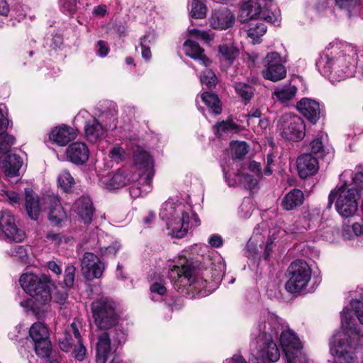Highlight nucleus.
<instances>
[{
  "label": "nucleus",
  "instance_id": "7",
  "mask_svg": "<svg viewBox=\"0 0 363 363\" xmlns=\"http://www.w3.org/2000/svg\"><path fill=\"white\" fill-rule=\"evenodd\" d=\"M287 273L289 279L285 288L291 294L306 289L311 279V269L303 259H296L292 262L288 267Z\"/></svg>",
  "mask_w": 363,
  "mask_h": 363
},
{
  "label": "nucleus",
  "instance_id": "22",
  "mask_svg": "<svg viewBox=\"0 0 363 363\" xmlns=\"http://www.w3.org/2000/svg\"><path fill=\"white\" fill-rule=\"evenodd\" d=\"M96 351V363H106L108 359L114 355L111 346L110 335L107 332L99 336Z\"/></svg>",
  "mask_w": 363,
  "mask_h": 363
},
{
  "label": "nucleus",
  "instance_id": "38",
  "mask_svg": "<svg viewBox=\"0 0 363 363\" xmlns=\"http://www.w3.org/2000/svg\"><path fill=\"white\" fill-rule=\"evenodd\" d=\"M202 101L212 110V112L218 114L221 112L220 100L218 97L210 92H204L201 95Z\"/></svg>",
  "mask_w": 363,
  "mask_h": 363
},
{
  "label": "nucleus",
  "instance_id": "4",
  "mask_svg": "<svg viewBox=\"0 0 363 363\" xmlns=\"http://www.w3.org/2000/svg\"><path fill=\"white\" fill-rule=\"evenodd\" d=\"M360 195L355 188H348L346 184L331 191L328 196V208H330L335 200V208L342 217L352 216L358 207Z\"/></svg>",
  "mask_w": 363,
  "mask_h": 363
},
{
  "label": "nucleus",
  "instance_id": "39",
  "mask_svg": "<svg viewBox=\"0 0 363 363\" xmlns=\"http://www.w3.org/2000/svg\"><path fill=\"white\" fill-rule=\"evenodd\" d=\"M235 89L238 96L245 101H249L254 94V89L247 84L238 82L235 84Z\"/></svg>",
  "mask_w": 363,
  "mask_h": 363
},
{
  "label": "nucleus",
  "instance_id": "62",
  "mask_svg": "<svg viewBox=\"0 0 363 363\" xmlns=\"http://www.w3.org/2000/svg\"><path fill=\"white\" fill-rule=\"evenodd\" d=\"M110 157L115 160H123L125 159L124 150L121 147H113L109 153Z\"/></svg>",
  "mask_w": 363,
  "mask_h": 363
},
{
  "label": "nucleus",
  "instance_id": "9",
  "mask_svg": "<svg viewBox=\"0 0 363 363\" xmlns=\"http://www.w3.org/2000/svg\"><path fill=\"white\" fill-rule=\"evenodd\" d=\"M281 135L287 140L299 141L306 135V125L298 116L290 113L284 114L279 120Z\"/></svg>",
  "mask_w": 363,
  "mask_h": 363
},
{
  "label": "nucleus",
  "instance_id": "54",
  "mask_svg": "<svg viewBox=\"0 0 363 363\" xmlns=\"http://www.w3.org/2000/svg\"><path fill=\"white\" fill-rule=\"evenodd\" d=\"M311 153L318 157H323L325 155L324 146L320 138L314 139L311 143Z\"/></svg>",
  "mask_w": 363,
  "mask_h": 363
},
{
  "label": "nucleus",
  "instance_id": "32",
  "mask_svg": "<svg viewBox=\"0 0 363 363\" xmlns=\"http://www.w3.org/2000/svg\"><path fill=\"white\" fill-rule=\"evenodd\" d=\"M303 192L299 189H294L285 195L281 206L286 211L293 210L300 206L303 203Z\"/></svg>",
  "mask_w": 363,
  "mask_h": 363
},
{
  "label": "nucleus",
  "instance_id": "28",
  "mask_svg": "<svg viewBox=\"0 0 363 363\" xmlns=\"http://www.w3.org/2000/svg\"><path fill=\"white\" fill-rule=\"evenodd\" d=\"M280 333V343L285 354L303 348L301 342L293 330L283 328Z\"/></svg>",
  "mask_w": 363,
  "mask_h": 363
},
{
  "label": "nucleus",
  "instance_id": "29",
  "mask_svg": "<svg viewBox=\"0 0 363 363\" xmlns=\"http://www.w3.org/2000/svg\"><path fill=\"white\" fill-rule=\"evenodd\" d=\"M77 133L71 127L63 125L55 128L50 134V138L55 143L60 146L67 145L69 141L74 140Z\"/></svg>",
  "mask_w": 363,
  "mask_h": 363
},
{
  "label": "nucleus",
  "instance_id": "35",
  "mask_svg": "<svg viewBox=\"0 0 363 363\" xmlns=\"http://www.w3.org/2000/svg\"><path fill=\"white\" fill-rule=\"evenodd\" d=\"M220 60L225 62L228 65H230L235 59L238 56V50L230 45H222L218 47Z\"/></svg>",
  "mask_w": 363,
  "mask_h": 363
},
{
  "label": "nucleus",
  "instance_id": "26",
  "mask_svg": "<svg viewBox=\"0 0 363 363\" xmlns=\"http://www.w3.org/2000/svg\"><path fill=\"white\" fill-rule=\"evenodd\" d=\"M129 179L127 178L125 171L118 169L116 172H111L101 179V182L108 190L117 189L125 186Z\"/></svg>",
  "mask_w": 363,
  "mask_h": 363
},
{
  "label": "nucleus",
  "instance_id": "40",
  "mask_svg": "<svg viewBox=\"0 0 363 363\" xmlns=\"http://www.w3.org/2000/svg\"><path fill=\"white\" fill-rule=\"evenodd\" d=\"M139 182L133 184L130 188V194L133 198H137L146 194L151 189V183L150 184V189L147 182H145V177H143V179H140V177L138 178Z\"/></svg>",
  "mask_w": 363,
  "mask_h": 363
},
{
  "label": "nucleus",
  "instance_id": "48",
  "mask_svg": "<svg viewBox=\"0 0 363 363\" xmlns=\"http://www.w3.org/2000/svg\"><path fill=\"white\" fill-rule=\"evenodd\" d=\"M207 69L203 71L202 75L200 77V81L202 84L206 85L208 88H213L217 83V77L215 73L211 69L206 67Z\"/></svg>",
  "mask_w": 363,
  "mask_h": 363
},
{
  "label": "nucleus",
  "instance_id": "57",
  "mask_svg": "<svg viewBox=\"0 0 363 363\" xmlns=\"http://www.w3.org/2000/svg\"><path fill=\"white\" fill-rule=\"evenodd\" d=\"M2 196L9 202L10 204L20 205L21 198L19 195L13 191H2Z\"/></svg>",
  "mask_w": 363,
  "mask_h": 363
},
{
  "label": "nucleus",
  "instance_id": "46",
  "mask_svg": "<svg viewBox=\"0 0 363 363\" xmlns=\"http://www.w3.org/2000/svg\"><path fill=\"white\" fill-rule=\"evenodd\" d=\"M37 355L48 357L51 353V344L49 338L34 343Z\"/></svg>",
  "mask_w": 363,
  "mask_h": 363
},
{
  "label": "nucleus",
  "instance_id": "1",
  "mask_svg": "<svg viewBox=\"0 0 363 363\" xmlns=\"http://www.w3.org/2000/svg\"><path fill=\"white\" fill-rule=\"evenodd\" d=\"M283 328L278 317L274 314L267 313L260 317L251 334V346L256 349L258 360L262 363H271L279 359L280 352L274 340L278 337Z\"/></svg>",
  "mask_w": 363,
  "mask_h": 363
},
{
  "label": "nucleus",
  "instance_id": "43",
  "mask_svg": "<svg viewBox=\"0 0 363 363\" xmlns=\"http://www.w3.org/2000/svg\"><path fill=\"white\" fill-rule=\"evenodd\" d=\"M206 7L203 0H192L190 15L194 18H203L206 16Z\"/></svg>",
  "mask_w": 363,
  "mask_h": 363
},
{
  "label": "nucleus",
  "instance_id": "55",
  "mask_svg": "<svg viewBox=\"0 0 363 363\" xmlns=\"http://www.w3.org/2000/svg\"><path fill=\"white\" fill-rule=\"evenodd\" d=\"M149 35H144L140 39V47L142 49V56L143 57L148 60L151 58V51L149 46V44L150 43V40L148 39Z\"/></svg>",
  "mask_w": 363,
  "mask_h": 363
},
{
  "label": "nucleus",
  "instance_id": "15",
  "mask_svg": "<svg viewBox=\"0 0 363 363\" xmlns=\"http://www.w3.org/2000/svg\"><path fill=\"white\" fill-rule=\"evenodd\" d=\"M266 5H262L259 0H248L242 4L240 13V21L245 23L257 18H263L269 22H274L272 17L266 16L264 9Z\"/></svg>",
  "mask_w": 363,
  "mask_h": 363
},
{
  "label": "nucleus",
  "instance_id": "42",
  "mask_svg": "<svg viewBox=\"0 0 363 363\" xmlns=\"http://www.w3.org/2000/svg\"><path fill=\"white\" fill-rule=\"evenodd\" d=\"M76 344V339L71 331V327L64 335L62 338L59 340V347L64 352H69Z\"/></svg>",
  "mask_w": 363,
  "mask_h": 363
},
{
  "label": "nucleus",
  "instance_id": "25",
  "mask_svg": "<svg viewBox=\"0 0 363 363\" xmlns=\"http://www.w3.org/2000/svg\"><path fill=\"white\" fill-rule=\"evenodd\" d=\"M73 208L85 224L91 222L94 208L90 198L85 196L79 198L75 201Z\"/></svg>",
  "mask_w": 363,
  "mask_h": 363
},
{
  "label": "nucleus",
  "instance_id": "36",
  "mask_svg": "<svg viewBox=\"0 0 363 363\" xmlns=\"http://www.w3.org/2000/svg\"><path fill=\"white\" fill-rule=\"evenodd\" d=\"M29 335L34 343L49 338L48 328L40 322L33 324L30 328Z\"/></svg>",
  "mask_w": 363,
  "mask_h": 363
},
{
  "label": "nucleus",
  "instance_id": "11",
  "mask_svg": "<svg viewBox=\"0 0 363 363\" xmlns=\"http://www.w3.org/2000/svg\"><path fill=\"white\" fill-rule=\"evenodd\" d=\"M196 272V267L193 262L186 259L185 257L179 258L178 263L172 267L169 272V277L176 282H180L181 285L194 286L196 289V286L195 279H192Z\"/></svg>",
  "mask_w": 363,
  "mask_h": 363
},
{
  "label": "nucleus",
  "instance_id": "47",
  "mask_svg": "<svg viewBox=\"0 0 363 363\" xmlns=\"http://www.w3.org/2000/svg\"><path fill=\"white\" fill-rule=\"evenodd\" d=\"M302 349L299 348L285 354L287 363H307L306 355Z\"/></svg>",
  "mask_w": 363,
  "mask_h": 363
},
{
  "label": "nucleus",
  "instance_id": "18",
  "mask_svg": "<svg viewBox=\"0 0 363 363\" xmlns=\"http://www.w3.org/2000/svg\"><path fill=\"white\" fill-rule=\"evenodd\" d=\"M42 205H47L46 210H48V218L54 225L59 224L67 216L58 198L54 194L43 196Z\"/></svg>",
  "mask_w": 363,
  "mask_h": 363
},
{
  "label": "nucleus",
  "instance_id": "8",
  "mask_svg": "<svg viewBox=\"0 0 363 363\" xmlns=\"http://www.w3.org/2000/svg\"><path fill=\"white\" fill-rule=\"evenodd\" d=\"M347 48L353 47L346 42L337 40L330 43L316 62V67L319 72L323 74H331L332 65L330 63L344 57L345 50Z\"/></svg>",
  "mask_w": 363,
  "mask_h": 363
},
{
  "label": "nucleus",
  "instance_id": "10",
  "mask_svg": "<svg viewBox=\"0 0 363 363\" xmlns=\"http://www.w3.org/2000/svg\"><path fill=\"white\" fill-rule=\"evenodd\" d=\"M284 60L277 52L268 53L264 60L262 75L264 79L277 82L284 79L286 75V69L284 65Z\"/></svg>",
  "mask_w": 363,
  "mask_h": 363
},
{
  "label": "nucleus",
  "instance_id": "63",
  "mask_svg": "<svg viewBox=\"0 0 363 363\" xmlns=\"http://www.w3.org/2000/svg\"><path fill=\"white\" fill-rule=\"evenodd\" d=\"M352 306L355 308V314L359 321L363 324V302L352 301Z\"/></svg>",
  "mask_w": 363,
  "mask_h": 363
},
{
  "label": "nucleus",
  "instance_id": "13",
  "mask_svg": "<svg viewBox=\"0 0 363 363\" xmlns=\"http://www.w3.org/2000/svg\"><path fill=\"white\" fill-rule=\"evenodd\" d=\"M0 232L9 241L19 242L25 238V233L18 228L14 216L6 210L0 211Z\"/></svg>",
  "mask_w": 363,
  "mask_h": 363
},
{
  "label": "nucleus",
  "instance_id": "52",
  "mask_svg": "<svg viewBox=\"0 0 363 363\" xmlns=\"http://www.w3.org/2000/svg\"><path fill=\"white\" fill-rule=\"evenodd\" d=\"M60 6L62 12L73 13L77 9V0H60Z\"/></svg>",
  "mask_w": 363,
  "mask_h": 363
},
{
  "label": "nucleus",
  "instance_id": "23",
  "mask_svg": "<svg viewBox=\"0 0 363 363\" xmlns=\"http://www.w3.org/2000/svg\"><path fill=\"white\" fill-rule=\"evenodd\" d=\"M26 208L28 216L34 220L39 218L40 211L47 209V205H42L43 197L39 199L34 192L30 189H25Z\"/></svg>",
  "mask_w": 363,
  "mask_h": 363
},
{
  "label": "nucleus",
  "instance_id": "44",
  "mask_svg": "<svg viewBox=\"0 0 363 363\" xmlns=\"http://www.w3.org/2000/svg\"><path fill=\"white\" fill-rule=\"evenodd\" d=\"M233 159H242L248 152V145L245 142L230 143Z\"/></svg>",
  "mask_w": 363,
  "mask_h": 363
},
{
  "label": "nucleus",
  "instance_id": "60",
  "mask_svg": "<svg viewBox=\"0 0 363 363\" xmlns=\"http://www.w3.org/2000/svg\"><path fill=\"white\" fill-rule=\"evenodd\" d=\"M99 247L101 254L104 255H115L120 248V245L118 242H115L108 247H102L99 245Z\"/></svg>",
  "mask_w": 363,
  "mask_h": 363
},
{
  "label": "nucleus",
  "instance_id": "3",
  "mask_svg": "<svg viewBox=\"0 0 363 363\" xmlns=\"http://www.w3.org/2000/svg\"><path fill=\"white\" fill-rule=\"evenodd\" d=\"M189 207L179 201L169 199L160 209V217L166 222L173 237L183 238L189 228Z\"/></svg>",
  "mask_w": 363,
  "mask_h": 363
},
{
  "label": "nucleus",
  "instance_id": "2",
  "mask_svg": "<svg viewBox=\"0 0 363 363\" xmlns=\"http://www.w3.org/2000/svg\"><path fill=\"white\" fill-rule=\"evenodd\" d=\"M341 325L342 330L330 340V350L333 355L351 363L354 359L352 354L359 348L363 333L357 328L352 311L347 307L341 313Z\"/></svg>",
  "mask_w": 363,
  "mask_h": 363
},
{
  "label": "nucleus",
  "instance_id": "16",
  "mask_svg": "<svg viewBox=\"0 0 363 363\" xmlns=\"http://www.w3.org/2000/svg\"><path fill=\"white\" fill-rule=\"evenodd\" d=\"M345 52L344 57L330 63L332 65L331 73L334 72L340 79L352 76L354 56L356 55V51L354 48H347Z\"/></svg>",
  "mask_w": 363,
  "mask_h": 363
},
{
  "label": "nucleus",
  "instance_id": "59",
  "mask_svg": "<svg viewBox=\"0 0 363 363\" xmlns=\"http://www.w3.org/2000/svg\"><path fill=\"white\" fill-rule=\"evenodd\" d=\"M353 184L359 188H363V165H359L356 168V172L352 177Z\"/></svg>",
  "mask_w": 363,
  "mask_h": 363
},
{
  "label": "nucleus",
  "instance_id": "37",
  "mask_svg": "<svg viewBox=\"0 0 363 363\" xmlns=\"http://www.w3.org/2000/svg\"><path fill=\"white\" fill-rule=\"evenodd\" d=\"M217 133L222 135L223 134H230L238 133L240 130V126L232 119H228L216 125Z\"/></svg>",
  "mask_w": 363,
  "mask_h": 363
},
{
  "label": "nucleus",
  "instance_id": "6",
  "mask_svg": "<svg viewBox=\"0 0 363 363\" xmlns=\"http://www.w3.org/2000/svg\"><path fill=\"white\" fill-rule=\"evenodd\" d=\"M116 303L107 297H101L91 303V311L94 322L101 330L110 329L118 320Z\"/></svg>",
  "mask_w": 363,
  "mask_h": 363
},
{
  "label": "nucleus",
  "instance_id": "19",
  "mask_svg": "<svg viewBox=\"0 0 363 363\" xmlns=\"http://www.w3.org/2000/svg\"><path fill=\"white\" fill-rule=\"evenodd\" d=\"M296 166L298 175L301 178H306L313 176L318 172L319 169L317 158L312 156L311 153L301 155L297 158Z\"/></svg>",
  "mask_w": 363,
  "mask_h": 363
},
{
  "label": "nucleus",
  "instance_id": "45",
  "mask_svg": "<svg viewBox=\"0 0 363 363\" xmlns=\"http://www.w3.org/2000/svg\"><path fill=\"white\" fill-rule=\"evenodd\" d=\"M58 183L65 191H69L74 184V179L68 171L63 170L58 177Z\"/></svg>",
  "mask_w": 363,
  "mask_h": 363
},
{
  "label": "nucleus",
  "instance_id": "30",
  "mask_svg": "<svg viewBox=\"0 0 363 363\" xmlns=\"http://www.w3.org/2000/svg\"><path fill=\"white\" fill-rule=\"evenodd\" d=\"M23 164L21 157L16 154L8 155L2 162V169L7 177H13L18 175Z\"/></svg>",
  "mask_w": 363,
  "mask_h": 363
},
{
  "label": "nucleus",
  "instance_id": "27",
  "mask_svg": "<svg viewBox=\"0 0 363 363\" xmlns=\"http://www.w3.org/2000/svg\"><path fill=\"white\" fill-rule=\"evenodd\" d=\"M185 53L190 57L199 62L205 67H210L211 61L204 55L199 43L193 40H187L184 44Z\"/></svg>",
  "mask_w": 363,
  "mask_h": 363
},
{
  "label": "nucleus",
  "instance_id": "61",
  "mask_svg": "<svg viewBox=\"0 0 363 363\" xmlns=\"http://www.w3.org/2000/svg\"><path fill=\"white\" fill-rule=\"evenodd\" d=\"M261 115H262V113H261V111L259 109L252 108L250 110V111L246 116L248 125H250L251 123H253L255 122L254 119H258V121L260 123H263L264 122L262 121L259 120Z\"/></svg>",
  "mask_w": 363,
  "mask_h": 363
},
{
  "label": "nucleus",
  "instance_id": "21",
  "mask_svg": "<svg viewBox=\"0 0 363 363\" xmlns=\"http://www.w3.org/2000/svg\"><path fill=\"white\" fill-rule=\"evenodd\" d=\"M296 108L313 124H315L320 118V104L313 99L303 98L297 103Z\"/></svg>",
  "mask_w": 363,
  "mask_h": 363
},
{
  "label": "nucleus",
  "instance_id": "24",
  "mask_svg": "<svg viewBox=\"0 0 363 363\" xmlns=\"http://www.w3.org/2000/svg\"><path fill=\"white\" fill-rule=\"evenodd\" d=\"M66 152L67 158L77 164L85 163L89 156V150L86 145L79 142L70 144L67 148Z\"/></svg>",
  "mask_w": 363,
  "mask_h": 363
},
{
  "label": "nucleus",
  "instance_id": "5",
  "mask_svg": "<svg viewBox=\"0 0 363 363\" xmlns=\"http://www.w3.org/2000/svg\"><path fill=\"white\" fill-rule=\"evenodd\" d=\"M48 279L45 277L43 279L34 274H24L19 282L23 289L30 296L35 298L39 304H47L51 299Z\"/></svg>",
  "mask_w": 363,
  "mask_h": 363
},
{
  "label": "nucleus",
  "instance_id": "12",
  "mask_svg": "<svg viewBox=\"0 0 363 363\" xmlns=\"http://www.w3.org/2000/svg\"><path fill=\"white\" fill-rule=\"evenodd\" d=\"M133 164L140 179L145 177V182L150 186L155 174L153 161L150 154L142 148H137L133 154Z\"/></svg>",
  "mask_w": 363,
  "mask_h": 363
},
{
  "label": "nucleus",
  "instance_id": "49",
  "mask_svg": "<svg viewBox=\"0 0 363 363\" xmlns=\"http://www.w3.org/2000/svg\"><path fill=\"white\" fill-rule=\"evenodd\" d=\"M16 141L15 138L5 132L0 134V154L6 153Z\"/></svg>",
  "mask_w": 363,
  "mask_h": 363
},
{
  "label": "nucleus",
  "instance_id": "20",
  "mask_svg": "<svg viewBox=\"0 0 363 363\" xmlns=\"http://www.w3.org/2000/svg\"><path fill=\"white\" fill-rule=\"evenodd\" d=\"M210 23L214 29L225 30L233 26L235 16L227 8L215 9L210 18Z\"/></svg>",
  "mask_w": 363,
  "mask_h": 363
},
{
  "label": "nucleus",
  "instance_id": "56",
  "mask_svg": "<svg viewBox=\"0 0 363 363\" xmlns=\"http://www.w3.org/2000/svg\"><path fill=\"white\" fill-rule=\"evenodd\" d=\"M110 335V338H112L113 342V345L116 342L120 345L125 342V333L119 328H116L113 330H111L108 333Z\"/></svg>",
  "mask_w": 363,
  "mask_h": 363
},
{
  "label": "nucleus",
  "instance_id": "50",
  "mask_svg": "<svg viewBox=\"0 0 363 363\" xmlns=\"http://www.w3.org/2000/svg\"><path fill=\"white\" fill-rule=\"evenodd\" d=\"M254 205L250 198H245L240 206L239 213L242 218H249L254 211Z\"/></svg>",
  "mask_w": 363,
  "mask_h": 363
},
{
  "label": "nucleus",
  "instance_id": "17",
  "mask_svg": "<svg viewBox=\"0 0 363 363\" xmlns=\"http://www.w3.org/2000/svg\"><path fill=\"white\" fill-rule=\"evenodd\" d=\"M112 117V123L110 124L106 123L104 125L101 124L99 121L96 118H92L86 122L84 130L86 137L88 140L91 143H95L98 140L102 139L105 137L106 128H116V118L113 115Z\"/></svg>",
  "mask_w": 363,
  "mask_h": 363
},
{
  "label": "nucleus",
  "instance_id": "41",
  "mask_svg": "<svg viewBox=\"0 0 363 363\" xmlns=\"http://www.w3.org/2000/svg\"><path fill=\"white\" fill-rule=\"evenodd\" d=\"M8 255L13 257L23 263L28 260L27 249L23 245H15L6 251Z\"/></svg>",
  "mask_w": 363,
  "mask_h": 363
},
{
  "label": "nucleus",
  "instance_id": "58",
  "mask_svg": "<svg viewBox=\"0 0 363 363\" xmlns=\"http://www.w3.org/2000/svg\"><path fill=\"white\" fill-rule=\"evenodd\" d=\"M189 33L191 38H194L196 40H203L204 42H208L211 40L209 34L206 31L194 28L189 30Z\"/></svg>",
  "mask_w": 363,
  "mask_h": 363
},
{
  "label": "nucleus",
  "instance_id": "31",
  "mask_svg": "<svg viewBox=\"0 0 363 363\" xmlns=\"http://www.w3.org/2000/svg\"><path fill=\"white\" fill-rule=\"evenodd\" d=\"M80 323L74 320L71 324V331L72 332L75 339L76 344L74 345L72 354L73 357L78 361H82L85 358L86 350L82 344V337L79 330Z\"/></svg>",
  "mask_w": 363,
  "mask_h": 363
},
{
  "label": "nucleus",
  "instance_id": "53",
  "mask_svg": "<svg viewBox=\"0 0 363 363\" xmlns=\"http://www.w3.org/2000/svg\"><path fill=\"white\" fill-rule=\"evenodd\" d=\"M75 271L76 269L73 265H69L65 269L64 284L68 288H71L74 284Z\"/></svg>",
  "mask_w": 363,
  "mask_h": 363
},
{
  "label": "nucleus",
  "instance_id": "64",
  "mask_svg": "<svg viewBox=\"0 0 363 363\" xmlns=\"http://www.w3.org/2000/svg\"><path fill=\"white\" fill-rule=\"evenodd\" d=\"M150 291L152 294H156L160 296H163L166 293L167 289L162 284L155 282L151 285Z\"/></svg>",
  "mask_w": 363,
  "mask_h": 363
},
{
  "label": "nucleus",
  "instance_id": "14",
  "mask_svg": "<svg viewBox=\"0 0 363 363\" xmlns=\"http://www.w3.org/2000/svg\"><path fill=\"white\" fill-rule=\"evenodd\" d=\"M82 272L87 280L100 278L105 269V264L94 253L86 252L81 259Z\"/></svg>",
  "mask_w": 363,
  "mask_h": 363
},
{
  "label": "nucleus",
  "instance_id": "33",
  "mask_svg": "<svg viewBox=\"0 0 363 363\" xmlns=\"http://www.w3.org/2000/svg\"><path fill=\"white\" fill-rule=\"evenodd\" d=\"M267 26L262 20L250 22L247 26V33L253 43H259V38L267 32Z\"/></svg>",
  "mask_w": 363,
  "mask_h": 363
},
{
  "label": "nucleus",
  "instance_id": "34",
  "mask_svg": "<svg viewBox=\"0 0 363 363\" xmlns=\"http://www.w3.org/2000/svg\"><path fill=\"white\" fill-rule=\"evenodd\" d=\"M297 89L294 85L286 84L277 88L274 95L281 103H286L296 96Z\"/></svg>",
  "mask_w": 363,
  "mask_h": 363
},
{
  "label": "nucleus",
  "instance_id": "51",
  "mask_svg": "<svg viewBox=\"0 0 363 363\" xmlns=\"http://www.w3.org/2000/svg\"><path fill=\"white\" fill-rule=\"evenodd\" d=\"M238 182L243 184L245 188L252 189L255 188L257 184L256 179L253 178L252 176L248 174H243L240 172L236 174Z\"/></svg>",
  "mask_w": 363,
  "mask_h": 363
}]
</instances>
